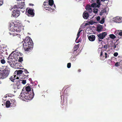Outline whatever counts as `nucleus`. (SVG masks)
<instances>
[{"mask_svg": "<svg viewBox=\"0 0 122 122\" xmlns=\"http://www.w3.org/2000/svg\"><path fill=\"white\" fill-rule=\"evenodd\" d=\"M22 55V54L20 52L16 50L11 53L9 56L8 58L12 59H14L16 61L18 60L19 62H21L23 61L22 57H20Z\"/></svg>", "mask_w": 122, "mask_h": 122, "instance_id": "nucleus-1", "label": "nucleus"}, {"mask_svg": "<svg viewBox=\"0 0 122 122\" xmlns=\"http://www.w3.org/2000/svg\"><path fill=\"white\" fill-rule=\"evenodd\" d=\"M15 23H14L13 22H11L10 24V30L11 32H14L16 31L17 32H20L21 30V27L17 25V23L15 22ZM9 34L10 35H12L13 36H14L16 35L15 34V33L13 32H9Z\"/></svg>", "mask_w": 122, "mask_h": 122, "instance_id": "nucleus-2", "label": "nucleus"}, {"mask_svg": "<svg viewBox=\"0 0 122 122\" xmlns=\"http://www.w3.org/2000/svg\"><path fill=\"white\" fill-rule=\"evenodd\" d=\"M32 92L33 93V95L30 94L28 93H26V92H22L21 93L20 96L22 97V100L24 101H26L29 100H31L34 97V94L33 92V91L32 90Z\"/></svg>", "mask_w": 122, "mask_h": 122, "instance_id": "nucleus-3", "label": "nucleus"}, {"mask_svg": "<svg viewBox=\"0 0 122 122\" xmlns=\"http://www.w3.org/2000/svg\"><path fill=\"white\" fill-rule=\"evenodd\" d=\"M10 72V69L7 66H6L4 70L0 71V79H3L6 78L9 75Z\"/></svg>", "mask_w": 122, "mask_h": 122, "instance_id": "nucleus-4", "label": "nucleus"}, {"mask_svg": "<svg viewBox=\"0 0 122 122\" xmlns=\"http://www.w3.org/2000/svg\"><path fill=\"white\" fill-rule=\"evenodd\" d=\"M34 9L27 8L26 9V13L28 16L32 17L34 16Z\"/></svg>", "mask_w": 122, "mask_h": 122, "instance_id": "nucleus-5", "label": "nucleus"}, {"mask_svg": "<svg viewBox=\"0 0 122 122\" xmlns=\"http://www.w3.org/2000/svg\"><path fill=\"white\" fill-rule=\"evenodd\" d=\"M23 44L25 45L32 46L33 45V42L31 39L29 37H27L24 40Z\"/></svg>", "mask_w": 122, "mask_h": 122, "instance_id": "nucleus-6", "label": "nucleus"}, {"mask_svg": "<svg viewBox=\"0 0 122 122\" xmlns=\"http://www.w3.org/2000/svg\"><path fill=\"white\" fill-rule=\"evenodd\" d=\"M18 5H15L14 6V7H13L14 9L17 8L18 9V8L23 9L25 8V5L24 2H21L19 3H18Z\"/></svg>", "mask_w": 122, "mask_h": 122, "instance_id": "nucleus-7", "label": "nucleus"}, {"mask_svg": "<svg viewBox=\"0 0 122 122\" xmlns=\"http://www.w3.org/2000/svg\"><path fill=\"white\" fill-rule=\"evenodd\" d=\"M23 71V70H18L16 71L15 73V74L16 73L17 75V77H16V79H18L20 78V79H22V78L20 77L21 76H22V73Z\"/></svg>", "mask_w": 122, "mask_h": 122, "instance_id": "nucleus-8", "label": "nucleus"}, {"mask_svg": "<svg viewBox=\"0 0 122 122\" xmlns=\"http://www.w3.org/2000/svg\"><path fill=\"white\" fill-rule=\"evenodd\" d=\"M107 35V33L104 32L102 33V34L97 35L98 37L99 41L100 42L101 41H102V39H103Z\"/></svg>", "mask_w": 122, "mask_h": 122, "instance_id": "nucleus-9", "label": "nucleus"}, {"mask_svg": "<svg viewBox=\"0 0 122 122\" xmlns=\"http://www.w3.org/2000/svg\"><path fill=\"white\" fill-rule=\"evenodd\" d=\"M22 69L23 70V71L22 73V76H21L20 77L22 78V79H25L29 75L28 74L29 73V72L26 69L23 68Z\"/></svg>", "mask_w": 122, "mask_h": 122, "instance_id": "nucleus-10", "label": "nucleus"}, {"mask_svg": "<svg viewBox=\"0 0 122 122\" xmlns=\"http://www.w3.org/2000/svg\"><path fill=\"white\" fill-rule=\"evenodd\" d=\"M109 56L108 55L107 52H105L104 51L101 50V51L100 57V58L101 60H104L102 59V57H104L105 56V58L106 59L107 57H109Z\"/></svg>", "mask_w": 122, "mask_h": 122, "instance_id": "nucleus-11", "label": "nucleus"}, {"mask_svg": "<svg viewBox=\"0 0 122 122\" xmlns=\"http://www.w3.org/2000/svg\"><path fill=\"white\" fill-rule=\"evenodd\" d=\"M13 13L12 15L15 17H17L20 14V12L19 10L17 9H15L13 11Z\"/></svg>", "mask_w": 122, "mask_h": 122, "instance_id": "nucleus-12", "label": "nucleus"}, {"mask_svg": "<svg viewBox=\"0 0 122 122\" xmlns=\"http://www.w3.org/2000/svg\"><path fill=\"white\" fill-rule=\"evenodd\" d=\"M8 62L11 67L13 68H16V64L15 61L10 60L8 61Z\"/></svg>", "mask_w": 122, "mask_h": 122, "instance_id": "nucleus-13", "label": "nucleus"}, {"mask_svg": "<svg viewBox=\"0 0 122 122\" xmlns=\"http://www.w3.org/2000/svg\"><path fill=\"white\" fill-rule=\"evenodd\" d=\"M23 45V48L26 51H30L32 49V47L26 45L25 46V45L24 44Z\"/></svg>", "mask_w": 122, "mask_h": 122, "instance_id": "nucleus-14", "label": "nucleus"}, {"mask_svg": "<svg viewBox=\"0 0 122 122\" xmlns=\"http://www.w3.org/2000/svg\"><path fill=\"white\" fill-rule=\"evenodd\" d=\"M15 81L16 82L15 85L18 89H20L22 87L21 85L20 84L21 82L20 81V80L19 81L16 80Z\"/></svg>", "mask_w": 122, "mask_h": 122, "instance_id": "nucleus-15", "label": "nucleus"}, {"mask_svg": "<svg viewBox=\"0 0 122 122\" xmlns=\"http://www.w3.org/2000/svg\"><path fill=\"white\" fill-rule=\"evenodd\" d=\"M88 39L91 41H95V36L94 35H92L90 36H88Z\"/></svg>", "mask_w": 122, "mask_h": 122, "instance_id": "nucleus-16", "label": "nucleus"}, {"mask_svg": "<svg viewBox=\"0 0 122 122\" xmlns=\"http://www.w3.org/2000/svg\"><path fill=\"white\" fill-rule=\"evenodd\" d=\"M114 34L116 35H119L120 36L119 38H122V30H117L115 32Z\"/></svg>", "mask_w": 122, "mask_h": 122, "instance_id": "nucleus-17", "label": "nucleus"}, {"mask_svg": "<svg viewBox=\"0 0 122 122\" xmlns=\"http://www.w3.org/2000/svg\"><path fill=\"white\" fill-rule=\"evenodd\" d=\"M113 21L117 23H119L121 22V20L119 17H117L114 18Z\"/></svg>", "mask_w": 122, "mask_h": 122, "instance_id": "nucleus-18", "label": "nucleus"}, {"mask_svg": "<svg viewBox=\"0 0 122 122\" xmlns=\"http://www.w3.org/2000/svg\"><path fill=\"white\" fill-rule=\"evenodd\" d=\"M86 9L87 11H89L90 13L92 12L91 6L89 5H86Z\"/></svg>", "mask_w": 122, "mask_h": 122, "instance_id": "nucleus-19", "label": "nucleus"}, {"mask_svg": "<svg viewBox=\"0 0 122 122\" xmlns=\"http://www.w3.org/2000/svg\"><path fill=\"white\" fill-rule=\"evenodd\" d=\"M4 51L2 50L1 48H0V59L3 58L4 55Z\"/></svg>", "mask_w": 122, "mask_h": 122, "instance_id": "nucleus-20", "label": "nucleus"}, {"mask_svg": "<svg viewBox=\"0 0 122 122\" xmlns=\"http://www.w3.org/2000/svg\"><path fill=\"white\" fill-rule=\"evenodd\" d=\"M102 29L103 27L102 25H98L97 28V30L98 32L102 31Z\"/></svg>", "mask_w": 122, "mask_h": 122, "instance_id": "nucleus-21", "label": "nucleus"}, {"mask_svg": "<svg viewBox=\"0 0 122 122\" xmlns=\"http://www.w3.org/2000/svg\"><path fill=\"white\" fill-rule=\"evenodd\" d=\"M11 107H14L16 106V102L15 100L13 99L10 100Z\"/></svg>", "mask_w": 122, "mask_h": 122, "instance_id": "nucleus-22", "label": "nucleus"}, {"mask_svg": "<svg viewBox=\"0 0 122 122\" xmlns=\"http://www.w3.org/2000/svg\"><path fill=\"white\" fill-rule=\"evenodd\" d=\"M89 16V14L88 13L85 12H84L83 13V18L85 19H87Z\"/></svg>", "mask_w": 122, "mask_h": 122, "instance_id": "nucleus-23", "label": "nucleus"}, {"mask_svg": "<svg viewBox=\"0 0 122 122\" xmlns=\"http://www.w3.org/2000/svg\"><path fill=\"white\" fill-rule=\"evenodd\" d=\"M47 6H48V7H45L44 8L46 10H48V11H54L55 10L54 8H51V7H50V5H47Z\"/></svg>", "mask_w": 122, "mask_h": 122, "instance_id": "nucleus-24", "label": "nucleus"}, {"mask_svg": "<svg viewBox=\"0 0 122 122\" xmlns=\"http://www.w3.org/2000/svg\"><path fill=\"white\" fill-rule=\"evenodd\" d=\"M16 76V75H13L10 77L9 78V79L12 82H14L16 80V78L15 77Z\"/></svg>", "mask_w": 122, "mask_h": 122, "instance_id": "nucleus-25", "label": "nucleus"}, {"mask_svg": "<svg viewBox=\"0 0 122 122\" xmlns=\"http://www.w3.org/2000/svg\"><path fill=\"white\" fill-rule=\"evenodd\" d=\"M77 56V54L72 56L70 58V60L72 62L76 60V58Z\"/></svg>", "mask_w": 122, "mask_h": 122, "instance_id": "nucleus-26", "label": "nucleus"}, {"mask_svg": "<svg viewBox=\"0 0 122 122\" xmlns=\"http://www.w3.org/2000/svg\"><path fill=\"white\" fill-rule=\"evenodd\" d=\"M11 105L10 102V101H8L6 102L5 105L6 107H10L11 106Z\"/></svg>", "mask_w": 122, "mask_h": 122, "instance_id": "nucleus-27", "label": "nucleus"}, {"mask_svg": "<svg viewBox=\"0 0 122 122\" xmlns=\"http://www.w3.org/2000/svg\"><path fill=\"white\" fill-rule=\"evenodd\" d=\"M91 7H99V6L96 3H94L92 4H91Z\"/></svg>", "mask_w": 122, "mask_h": 122, "instance_id": "nucleus-28", "label": "nucleus"}, {"mask_svg": "<svg viewBox=\"0 0 122 122\" xmlns=\"http://www.w3.org/2000/svg\"><path fill=\"white\" fill-rule=\"evenodd\" d=\"M54 3V1L53 0H49V3H47L48 5L50 6H51L53 5Z\"/></svg>", "mask_w": 122, "mask_h": 122, "instance_id": "nucleus-29", "label": "nucleus"}, {"mask_svg": "<svg viewBox=\"0 0 122 122\" xmlns=\"http://www.w3.org/2000/svg\"><path fill=\"white\" fill-rule=\"evenodd\" d=\"M117 45H118V44H117L116 45L114 43H113L112 44L111 46L113 49H114L117 46Z\"/></svg>", "mask_w": 122, "mask_h": 122, "instance_id": "nucleus-30", "label": "nucleus"}, {"mask_svg": "<svg viewBox=\"0 0 122 122\" xmlns=\"http://www.w3.org/2000/svg\"><path fill=\"white\" fill-rule=\"evenodd\" d=\"M25 90L27 92H29L31 90L30 87L28 86L26 87L25 88Z\"/></svg>", "mask_w": 122, "mask_h": 122, "instance_id": "nucleus-31", "label": "nucleus"}, {"mask_svg": "<svg viewBox=\"0 0 122 122\" xmlns=\"http://www.w3.org/2000/svg\"><path fill=\"white\" fill-rule=\"evenodd\" d=\"M110 37L113 39H114L116 38V36L113 34H111L109 35Z\"/></svg>", "mask_w": 122, "mask_h": 122, "instance_id": "nucleus-32", "label": "nucleus"}, {"mask_svg": "<svg viewBox=\"0 0 122 122\" xmlns=\"http://www.w3.org/2000/svg\"><path fill=\"white\" fill-rule=\"evenodd\" d=\"M0 61L2 64H4L5 63V61L3 59V58L0 59Z\"/></svg>", "mask_w": 122, "mask_h": 122, "instance_id": "nucleus-33", "label": "nucleus"}, {"mask_svg": "<svg viewBox=\"0 0 122 122\" xmlns=\"http://www.w3.org/2000/svg\"><path fill=\"white\" fill-rule=\"evenodd\" d=\"M20 81L21 82V83H22L23 84H25L26 82V80H20Z\"/></svg>", "mask_w": 122, "mask_h": 122, "instance_id": "nucleus-34", "label": "nucleus"}, {"mask_svg": "<svg viewBox=\"0 0 122 122\" xmlns=\"http://www.w3.org/2000/svg\"><path fill=\"white\" fill-rule=\"evenodd\" d=\"M96 2L98 5L100 7V6L101 5L100 0H97Z\"/></svg>", "mask_w": 122, "mask_h": 122, "instance_id": "nucleus-35", "label": "nucleus"}, {"mask_svg": "<svg viewBox=\"0 0 122 122\" xmlns=\"http://www.w3.org/2000/svg\"><path fill=\"white\" fill-rule=\"evenodd\" d=\"M99 23L101 24H103L104 22V18H102L101 20L99 21Z\"/></svg>", "mask_w": 122, "mask_h": 122, "instance_id": "nucleus-36", "label": "nucleus"}, {"mask_svg": "<svg viewBox=\"0 0 122 122\" xmlns=\"http://www.w3.org/2000/svg\"><path fill=\"white\" fill-rule=\"evenodd\" d=\"M98 9L96 8H94L93 9V12L95 13H96L97 12Z\"/></svg>", "mask_w": 122, "mask_h": 122, "instance_id": "nucleus-37", "label": "nucleus"}, {"mask_svg": "<svg viewBox=\"0 0 122 122\" xmlns=\"http://www.w3.org/2000/svg\"><path fill=\"white\" fill-rule=\"evenodd\" d=\"M77 49H76V50H75L73 51V52H71V54H72V55H74V54H76L77 53Z\"/></svg>", "mask_w": 122, "mask_h": 122, "instance_id": "nucleus-38", "label": "nucleus"}, {"mask_svg": "<svg viewBox=\"0 0 122 122\" xmlns=\"http://www.w3.org/2000/svg\"><path fill=\"white\" fill-rule=\"evenodd\" d=\"M71 64L70 63H68L67 65V67L68 68H69L71 67Z\"/></svg>", "mask_w": 122, "mask_h": 122, "instance_id": "nucleus-39", "label": "nucleus"}, {"mask_svg": "<svg viewBox=\"0 0 122 122\" xmlns=\"http://www.w3.org/2000/svg\"><path fill=\"white\" fill-rule=\"evenodd\" d=\"M67 107V106L66 105H65L64 106H63L62 107V109H63L65 110H66V108Z\"/></svg>", "mask_w": 122, "mask_h": 122, "instance_id": "nucleus-40", "label": "nucleus"}, {"mask_svg": "<svg viewBox=\"0 0 122 122\" xmlns=\"http://www.w3.org/2000/svg\"><path fill=\"white\" fill-rule=\"evenodd\" d=\"M82 30H79L77 34V36H80V33Z\"/></svg>", "mask_w": 122, "mask_h": 122, "instance_id": "nucleus-41", "label": "nucleus"}, {"mask_svg": "<svg viewBox=\"0 0 122 122\" xmlns=\"http://www.w3.org/2000/svg\"><path fill=\"white\" fill-rule=\"evenodd\" d=\"M119 63L118 62H116L114 65L116 67H117L119 66Z\"/></svg>", "mask_w": 122, "mask_h": 122, "instance_id": "nucleus-42", "label": "nucleus"}, {"mask_svg": "<svg viewBox=\"0 0 122 122\" xmlns=\"http://www.w3.org/2000/svg\"><path fill=\"white\" fill-rule=\"evenodd\" d=\"M3 4V0H0V6H1Z\"/></svg>", "mask_w": 122, "mask_h": 122, "instance_id": "nucleus-43", "label": "nucleus"}, {"mask_svg": "<svg viewBox=\"0 0 122 122\" xmlns=\"http://www.w3.org/2000/svg\"><path fill=\"white\" fill-rule=\"evenodd\" d=\"M118 55V54L117 52H115V53L114 54V56L116 57Z\"/></svg>", "mask_w": 122, "mask_h": 122, "instance_id": "nucleus-44", "label": "nucleus"}, {"mask_svg": "<svg viewBox=\"0 0 122 122\" xmlns=\"http://www.w3.org/2000/svg\"><path fill=\"white\" fill-rule=\"evenodd\" d=\"M100 17L99 16H98L97 18H96V19L97 20V21H99L100 20Z\"/></svg>", "mask_w": 122, "mask_h": 122, "instance_id": "nucleus-45", "label": "nucleus"}, {"mask_svg": "<svg viewBox=\"0 0 122 122\" xmlns=\"http://www.w3.org/2000/svg\"><path fill=\"white\" fill-rule=\"evenodd\" d=\"M94 22L92 21H91L89 22V23L91 25L94 24Z\"/></svg>", "mask_w": 122, "mask_h": 122, "instance_id": "nucleus-46", "label": "nucleus"}, {"mask_svg": "<svg viewBox=\"0 0 122 122\" xmlns=\"http://www.w3.org/2000/svg\"><path fill=\"white\" fill-rule=\"evenodd\" d=\"M46 3V2H45V1L43 5H44V6H45V7H48V6H47V5L46 6V4H45V3Z\"/></svg>", "mask_w": 122, "mask_h": 122, "instance_id": "nucleus-47", "label": "nucleus"}, {"mask_svg": "<svg viewBox=\"0 0 122 122\" xmlns=\"http://www.w3.org/2000/svg\"><path fill=\"white\" fill-rule=\"evenodd\" d=\"M104 48L107 49V45H105L103 46Z\"/></svg>", "mask_w": 122, "mask_h": 122, "instance_id": "nucleus-48", "label": "nucleus"}, {"mask_svg": "<svg viewBox=\"0 0 122 122\" xmlns=\"http://www.w3.org/2000/svg\"><path fill=\"white\" fill-rule=\"evenodd\" d=\"M81 70L80 69H78V72H80L81 71Z\"/></svg>", "mask_w": 122, "mask_h": 122, "instance_id": "nucleus-49", "label": "nucleus"}, {"mask_svg": "<svg viewBox=\"0 0 122 122\" xmlns=\"http://www.w3.org/2000/svg\"><path fill=\"white\" fill-rule=\"evenodd\" d=\"M103 12H102V11L101 12H100V15H102V13H103Z\"/></svg>", "mask_w": 122, "mask_h": 122, "instance_id": "nucleus-50", "label": "nucleus"}, {"mask_svg": "<svg viewBox=\"0 0 122 122\" xmlns=\"http://www.w3.org/2000/svg\"><path fill=\"white\" fill-rule=\"evenodd\" d=\"M79 37V36H77V37H76V40H77L78 39V38Z\"/></svg>", "mask_w": 122, "mask_h": 122, "instance_id": "nucleus-51", "label": "nucleus"}, {"mask_svg": "<svg viewBox=\"0 0 122 122\" xmlns=\"http://www.w3.org/2000/svg\"><path fill=\"white\" fill-rule=\"evenodd\" d=\"M101 0V1L102 2H104L105 0Z\"/></svg>", "mask_w": 122, "mask_h": 122, "instance_id": "nucleus-52", "label": "nucleus"}, {"mask_svg": "<svg viewBox=\"0 0 122 122\" xmlns=\"http://www.w3.org/2000/svg\"><path fill=\"white\" fill-rule=\"evenodd\" d=\"M92 1L93 2H95L96 1V0H92Z\"/></svg>", "mask_w": 122, "mask_h": 122, "instance_id": "nucleus-53", "label": "nucleus"}, {"mask_svg": "<svg viewBox=\"0 0 122 122\" xmlns=\"http://www.w3.org/2000/svg\"><path fill=\"white\" fill-rule=\"evenodd\" d=\"M30 5L31 6H33L34 5L33 4H30Z\"/></svg>", "mask_w": 122, "mask_h": 122, "instance_id": "nucleus-54", "label": "nucleus"}, {"mask_svg": "<svg viewBox=\"0 0 122 122\" xmlns=\"http://www.w3.org/2000/svg\"><path fill=\"white\" fill-rule=\"evenodd\" d=\"M88 24L87 23H86L85 25V26H86Z\"/></svg>", "mask_w": 122, "mask_h": 122, "instance_id": "nucleus-55", "label": "nucleus"}, {"mask_svg": "<svg viewBox=\"0 0 122 122\" xmlns=\"http://www.w3.org/2000/svg\"><path fill=\"white\" fill-rule=\"evenodd\" d=\"M53 7L54 8H55V5H53Z\"/></svg>", "mask_w": 122, "mask_h": 122, "instance_id": "nucleus-56", "label": "nucleus"}, {"mask_svg": "<svg viewBox=\"0 0 122 122\" xmlns=\"http://www.w3.org/2000/svg\"><path fill=\"white\" fill-rule=\"evenodd\" d=\"M63 104H61L62 106H63Z\"/></svg>", "mask_w": 122, "mask_h": 122, "instance_id": "nucleus-57", "label": "nucleus"}, {"mask_svg": "<svg viewBox=\"0 0 122 122\" xmlns=\"http://www.w3.org/2000/svg\"><path fill=\"white\" fill-rule=\"evenodd\" d=\"M52 6H51V8H52Z\"/></svg>", "mask_w": 122, "mask_h": 122, "instance_id": "nucleus-58", "label": "nucleus"}]
</instances>
